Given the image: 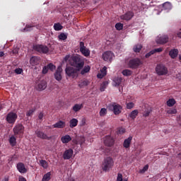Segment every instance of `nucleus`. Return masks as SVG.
I'll return each mask as SVG.
<instances>
[{"instance_id": "nucleus-1", "label": "nucleus", "mask_w": 181, "mask_h": 181, "mask_svg": "<svg viewBox=\"0 0 181 181\" xmlns=\"http://www.w3.org/2000/svg\"><path fill=\"white\" fill-rule=\"evenodd\" d=\"M69 64L80 71L84 67V58L78 54L74 55L69 59Z\"/></svg>"}, {"instance_id": "nucleus-2", "label": "nucleus", "mask_w": 181, "mask_h": 181, "mask_svg": "<svg viewBox=\"0 0 181 181\" xmlns=\"http://www.w3.org/2000/svg\"><path fill=\"white\" fill-rule=\"evenodd\" d=\"M114 166V160L111 157H107L104 159L102 163V169L103 172H109Z\"/></svg>"}, {"instance_id": "nucleus-3", "label": "nucleus", "mask_w": 181, "mask_h": 181, "mask_svg": "<svg viewBox=\"0 0 181 181\" xmlns=\"http://www.w3.org/2000/svg\"><path fill=\"white\" fill-rule=\"evenodd\" d=\"M110 111H112L115 115H119L122 112V106L117 103H113L107 106Z\"/></svg>"}, {"instance_id": "nucleus-4", "label": "nucleus", "mask_w": 181, "mask_h": 181, "mask_svg": "<svg viewBox=\"0 0 181 181\" xmlns=\"http://www.w3.org/2000/svg\"><path fill=\"white\" fill-rule=\"evenodd\" d=\"M16 119H18V115L13 112H8L6 117V121L11 125L16 122Z\"/></svg>"}, {"instance_id": "nucleus-5", "label": "nucleus", "mask_w": 181, "mask_h": 181, "mask_svg": "<svg viewBox=\"0 0 181 181\" xmlns=\"http://www.w3.org/2000/svg\"><path fill=\"white\" fill-rule=\"evenodd\" d=\"M141 64H142V62L141 61V59L138 58H134L129 60L128 66L129 67V69H138L139 66H141Z\"/></svg>"}, {"instance_id": "nucleus-6", "label": "nucleus", "mask_w": 181, "mask_h": 181, "mask_svg": "<svg viewBox=\"0 0 181 181\" xmlns=\"http://www.w3.org/2000/svg\"><path fill=\"white\" fill-rule=\"evenodd\" d=\"M79 50L81 54H83V56H84L85 57H88L90 56V51L88 48L86 47L84 42H79Z\"/></svg>"}, {"instance_id": "nucleus-7", "label": "nucleus", "mask_w": 181, "mask_h": 181, "mask_svg": "<svg viewBox=\"0 0 181 181\" xmlns=\"http://www.w3.org/2000/svg\"><path fill=\"white\" fill-rule=\"evenodd\" d=\"M156 71L158 76H166L168 74V68L163 64H158L156 67Z\"/></svg>"}, {"instance_id": "nucleus-8", "label": "nucleus", "mask_w": 181, "mask_h": 181, "mask_svg": "<svg viewBox=\"0 0 181 181\" xmlns=\"http://www.w3.org/2000/svg\"><path fill=\"white\" fill-rule=\"evenodd\" d=\"M14 135H23L25 132V127L22 124H18L13 129Z\"/></svg>"}, {"instance_id": "nucleus-9", "label": "nucleus", "mask_w": 181, "mask_h": 181, "mask_svg": "<svg viewBox=\"0 0 181 181\" xmlns=\"http://www.w3.org/2000/svg\"><path fill=\"white\" fill-rule=\"evenodd\" d=\"M80 71L77 70V68H74L73 66H66L65 69V73L69 77H72V78H74L76 77V74H77V72Z\"/></svg>"}, {"instance_id": "nucleus-10", "label": "nucleus", "mask_w": 181, "mask_h": 181, "mask_svg": "<svg viewBox=\"0 0 181 181\" xmlns=\"http://www.w3.org/2000/svg\"><path fill=\"white\" fill-rule=\"evenodd\" d=\"M33 49L36 50V52H39V53H44L45 54L49 53V47L42 45H34Z\"/></svg>"}, {"instance_id": "nucleus-11", "label": "nucleus", "mask_w": 181, "mask_h": 181, "mask_svg": "<svg viewBox=\"0 0 181 181\" xmlns=\"http://www.w3.org/2000/svg\"><path fill=\"white\" fill-rule=\"evenodd\" d=\"M114 54L111 51H106L103 54V59L105 62H112V59H114Z\"/></svg>"}, {"instance_id": "nucleus-12", "label": "nucleus", "mask_w": 181, "mask_h": 181, "mask_svg": "<svg viewBox=\"0 0 181 181\" xmlns=\"http://www.w3.org/2000/svg\"><path fill=\"white\" fill-rule=\"evenodd\" d=\"M62 73H63V68H62V66H59L54 74V77L57 81H62V78H63Z\"/></svg>"}, {"instance_id": "nucleus-13", "label": "nucleus", "mask_w": 181, "mask_h": 181, "mask_svg": "<svg viewBox=\"0 0 181 181\" xmlns=\"http://www.w3.org/2000/svg\"><path fill=\"white\" fill-rule=\"evenodd\" d=\"M169 42V36L164 35L157 38L156 42L158 45H165Z\"/></svg>"}, {"instance_id": "nucleus-14", "label": "nucleus", "mask_w": 181, "mask_h": 181, "mask_svg": "<svg viewBox=\"0 0 181 181\" xmlns=\"http://www.w3.org/2000/svg\"><path fill=\"white\" fill-rule=\"evenodd\" d=\"M114 139L111 136H106L104 138V144L105 146H112L114 145Z\"/></svg>"}, {"instance_id": "nucleus-15", "label": "nucleus", "mask_w": 181, "mask_h": 181, "mask_svg": "<svg viewBox=\"0 0 181 181\" xmlns=\"http://www.w3.org/2000/svg\"><path fill=\"white\" fill-rule=\"evenodd\" d=\"M71 156H73V149L69 148L64 152L63 158L65 160L71 159Z\"/></svg>"}, {"instance_id": "nucleus-16", "label": "nucleus", "mask_w": 181, "mask_h": 181, "mask_svg": "<svg viewBox=\"0 0 181 181\" xmlns=\"http://www.w3.org/2000/svg\"><path fill=\"white\" fill-rule=\"evenodd\" d=\"M134 18V13L132 11H127L125 14L121 16L120 18L122 21H131Z\"/></svg>"}, {"instance_id": "nucleus-17", "label": "nucleus", "mask_w": 181, "mask_h": 181, "mask_svg": "<svg viewBox=\"0 0 181 181\" xmlns=\"http://www.w3.org/2000/svg\"><path fill=\"white\" fill-rule=\"evenodd\" d=\"M71 141H73V139L71 138V135L66 134L61 137V141L65 145H66V144H69V142H71Z\"/></svg>"}, {"instance_id": "nucleus-18", "label": "nucleus", "mask_w": 181, "mask_h": 181, "mask_svg": "<svg viewBox=\"0 0 181 181\" xmlns=\"http://www.w3.org/2000/svg\"><path fill=\"white\" fill-rule=\"evenodd\" d=\"M131 142H132V136H129L127 139H124L123 142V146L125 149L131 147Z\"/></svg>"}, {"instance_id": "nucleus-19", "label": "nucleus", "mask_w": 181, "mask_h": 181, "mask_svg": "<svg viewBox=\"0 0 181 181\" xmlns=\"http://www.w3.org/2000/svg\"><path fill=\"white\" fill-rule=\"evenodd\" d=\"M17 170L20 173H26V172H28V170L25 168V164H23V163H18L17 164Z\"/></svg>"}, {"instance_id": "nucleus-20", "label": "nucleus", "mask_w": 181, "mask_h": 181, "mask_svg": "<svg viewBox=\"0 0 181 181\" xmlns=\"http://www.w3.org/2000/svg\"><path fill=\"white\" fill-rule=\"evenodd\" d=\"M35 134L37 135V138H40V139H49V136H47V134H45L40 130L35 131Z\"/></svg>"}, {"instance_id": "nucleus-21", "label": "nucleus", "mask_w": 181, "mask_h": 181, "mask_svg": "<svg viewBox=\"0 0 181 181\" xmlns=\"http://www.w3.org/2000/svg\"><path fill=\"white\" fill-rule=\"evenodd\" d=\"M40 63V58L37 57H32L30 59V64L31 66H37Z\"/></svg>"}, {"instance_id": "nucleus-22", "label": "nucleus", "mask_w": 181, "mask_h": 181, "mask_svg": "<svg viewBox=\"0 0 181 181\" xmlns=\"http://www.w3.org/2000/svg\"><path fill=\"white\" fill-rule=\"evenodd\" d=\"M47 87V83H46V81H42L37 85V90L39 91H43V90H46Z\"/></svg>"}, {"instance_id": "nucleus-23", "label": "nucleus", "mask_w": 181, "mask_h": 181, "mask_svg": "<svg viewBox=\"0 0 181 181\" xmlns=\"http://www.w3.org/2000/svg\"><path fill=\"white\" fill-rule=\"evenodd\" d=\"M54 128L63 129L66 127V122L62 120L58 121L57 123L52 125Z\"/></svg>"}, {"instance_id": "nucleus-24", "label": "nucleus", "mask_w": 181, "mask_h": 181, "mask_svg": "<svg viewBox=\"0 0 181 181\" xmlns=\"http://www.w3.org/2000/svg\"><path fill=\"white\" fill-rule=\"evenodd\" d=\"M178 54H179L178 49H170L169 52V56L171 57V59H176Z\"/></svg>"}, {"instance_id": "nucleus-25", "label": "nucleus", "mask_w": 181, "mask_h": 181, "mask_svg": "<svg viewBox=\"0 0 181 181\" xmlns=\"http://www.w3.org/2000/svg\"><path fill=\"white\" fill-rule=\"evenodd\" d=\"M121 83H122V78L121 77H116L113 79V86L115 87H119Z\"/></svg>"}, {"instance_id": "nucleus-26", "label": "nucleus", "mask_w": 181, "mask_h": 181, "mask_svg": "<svg viewBox=\"0 0 181 181\" xmlns=\"http://www.w3.org/2000/svg\"><path fill=\"white\" fill-rule=\"evenodd\" d=\"M88 84H90V81H88V80H81L78 83V87L79 88H84V87H87Z\"/></svg>"}, {"instance_id": "nucleus-27", "label": "nucleus", "mask_w": 181, "mask_h": 181, "mask_svg": "<svg viewBox=\"0 0 181 181\" xmlns=\"http://www.w3.org/2000/svg\"><path fill=\"white\" fill-rule=\"evenodd\" d=\"M90 70H91V67H90V66L88 65H86L81 69V74L82 76H84V74H86V73H88Z\"/></svg>"}, {"instance_id": "nucleus-28", "label": "nucleus", "mask_w": 181, "mask_h": 181, "mask_svg": "<svg viewBox=\"0 0 181 181\" xmlns=\"http://www.w3.org/2000/svg\"><path fill=\"white\" fill-rule=\"evenodd\" d=\"M78 124V120L76 118H73L69 121V127L70 128H74L76 125Z\"/></svg>"}, {"instance_id": "nucleus-29", "label": "nucleus", "mask_w": 181, "mask_h": 181, "mask_svg": "<svg viewBox=\"0 0 181 181\" xmlns=\"http://www.w3.org/2000/svg\"><path fill=\"white\" fill-rule=\"evenodd\" d=\"M138 114H139L138 110H134L131 112V113L129 115V117L131 118V119H135V118L138 117Z\"/></svg>"}, {"instance_id": "nucleus-30", "label": "nucleus", "mask_w": 181, "mask_h": 181, "mask_svg": "<svg viewBox=\"0 0 181 181\" xmlns=\"http://www.w3.org/2000/svg\"><path fill=\"white\" fill-rule=\"evenodd\" d=\"M172 9V4L170 2H165L163 4V11H169Z\"/></svg>"}, {"instance_id": "nucleus-31", "label": "nucleus", "mask_w": 181, "mask_h": 181, "mask_svg": "<svg viewBox=\"0 0 181 181\" xmlns=\"http://www.w3.org/2000/svg\"><path fill=\"white\" fill-rule=\"evenodd\" d=\"M142 50V45L137 44L133 47V52L134 53H139Z\"/></svg>"}, {"instance_id": "nucleus-32", "label": "nucleus", "mask_w": 181, "mask_h": 181, "mask_svg": "<svg viewBox=\"0 0 181 181\" xmlns=\"http://www.w3.org/2000/svg\"><path fill=\"white\" fill-rule=\"evenodd\" d=\"M35 27V26L33 24H27L23 29V32H31V30H33Z\"/></svg>"}, {"instance_id": "nucleus-33", "label": "nucleus", "mask_w": 181, "mask_h": 181, "mask_svg": "<svg viewBox=\"0 0 181 181\" xmlns=\"http://www.w3.org/2000/svg\"><path fill=\"white\" fill-rule=\"evenodd\" d=\"M83 104H76L73 106L72 110L74 111V112H78V111H80L81 108H83Z\"/></svg>"}, {"instance_id": "nucleus-34", "label": "nucleus", "mask_w": 181, "mask_h": 181, "mask_svg": "<svg viewBox=\"0 0 181 181\" xmlns=\"http://www.w3.org/2000/svg\"><path fill=\"white\" fill-rule=\"evenodd\" d=\"M9 144L11 145V146H16V138L15 136H11L9 139Z\"/></svg>"}, {"instance_id": "nucleus-35", "label": "nucleus", "mask_w": 181, "mask_h": 181, "mask_svg": "<svg viewBox=\"0 0 181 181\" xmlns=\"http://www.w3.org/2000/svg\"><path fill=\"white\" fill-rule=\"evenodd\" d=\"M122 74H123V76H125L126 77H128L132 74V71L129 69H124L122 72Z\"/></svg>"}, {"instance_id": "nucleus-36", "label": "nucleus", "mask_w": 181, "mask_h": 181, "mask_svg": "<svg viewBox=\"0 0 181 181\" xmlns=\"http://www.w3.org/2000/svg\"><path fill=\"white\" fill-rule=\"evenodd\" d=\"M52 175V173L50 172H48L47 173L45 174L42 181H49L50 180V176Z\"/></svg>"}, {"instance_id": "nucleus-37", "label": "nucleus", "mask_w": 181, "mask_h": 181, "mask_svg": "<svg viewBox=\"0 0 181 181\" xmlns=\"http://www.w3.org/2000/svg\"><path fill=\"white\" fill-rule=\"evenodd\" d=\"M175 104H176V100H175V99H173V98L169 99L167 101L168 107H173V105H175Z\"/></svg>"}, {"instance_id": "nucleus-38", "label": "nucleus", "mask_w": 181, "mask_h": 181, "mask_svg": "<svg viewBox=\"0 0 181 181\" xmlns=\"http://www.w3.org/2000/svg\"><path fill=\"white\" fill-rule=\"evenodd\" d=\"M40 164L44 168V169H47V168H49V164L45 160H40Z\"/></svg>"}, {"instance_id": "nucleus-39", "label": "nucleus", "mask_w": 181, "mask_h": 181, "mask_svg": "<svg viewBox=\"0 0 181 181\" xmlns=\"http://www.w3.org/2000/svg\"><path fill=\"white\" fill-rule=\"evenodd\" d=\"M54 30H57V31L62 30V29H63V26L59 23H54Z\"/></svg>"}, {"instance_id": "nucleus-40", "label": "nucleus", "mask_w": 181, "mask_h": 181, "mask_svg": "<svg viewBox=\"0 0 181 181\" xmlns=\"http://www.w3.org/2000/svg\"><path fill=\"white\" fill-rule=\"evenodd\" d=\"M107 86H108L107 81L103 82V83L100 85V91H105V89L107 88Z\"/></svg>"}, {"instance_id": "nucleus-41", "label": "nucleus", "mask_w": 181, "mask_h": 181, "mask_svg": "<svg viewBox=\"0 0 181 181\" xmlns=\"http://www.w3.org/2000/svg\"><path fill=\"white\" fill-rule=\"evenodd\" d=\"M115 28L117 29V30H122L124 28V24L121 23H117L115 24Z\"/></svg>"}, {"instance_id": "nucleus-42", "label": "nucleus", "mask_w": 181, "mask_h": 181, "mask_svg": "<svg viewBox=\"0 0 181 181\" xmlns=\"http://www.w3.org/2000/svg\"><path fill=\"white\" fill-rule=\"evenodd\" d=\"M58 38L59 40H66L67 39V35L64 34V33H62L58 35Z\"/></svg>"}, {"instance_id": "nucleus-43", "label": "nucleus", "mask_w": 181, "mask_h": 181, "mask_svg": "<svg viewBox=\"0 0 181 181\" xmlns=\"http://www.w3.org/2000/svg\"><path fill=\"white\" fill-rule=\"evenodd\" d=\"M47 66L48 67V69L51 71H54V69H56V66L52 63L48 64Z\"/></svg>"}, {"instance_id": "nucleus-44", "label": "nucleus", "mask_w": 181, "mask_h": 181, "mask_svg": "<svg viewBox=\"0 0 181 181\" xmlns=\"http://www.w3.org/2000/svg\"><path fill=\"white\" fill-rule=\"evenodd\" d=\"M99 114L100 117H105V115H107V110L105 108H102Z\"/></svg>"}, {"instance_id": "nucleus-45", "label": "nucleus", "mask_w": 181, "mask_h": 181, "mask_svg": "<svg viewBox=\"0 0 181 181\" xmlns=\"http://www.w3.org/2000/svg\"><path fill=\"white\" fill-rule=\"evenodd\" d=\"M177 110L175 108H171L167 111V114H170V115H173V114H176Z\"/></svg>"}, {"instance_id": "nucleus-46", "label": "nucleus", "mask_w": 181, "mask_h": 181, "mask_svg": "<svg viewBox=\"0 0 181 181\" xmlns=\"http://www.w3.org/2000/svg\"><path fill=\"white\" fill-rule=\"evenodd\" d=\"M117 134L118 135H122L123 134H125V129L123 127L119 128Z\"/></svg>"}, {"instance_id": "nucleus-47", "label": "nucleus", "mask_w": 181, "mask_h": 181, "mask_svg": "<svg viewBox=\"0 0 181 181\" xmlns=\"http://www.w3.org/2000/svg\"><path fill=\"white\" fill-rule=\"evenodd\" d=\"M116 181H128L127 180L124 179L123 180L122 179V174L121 173H118L117 174V180Z\"/></svg>"}, {"instance_id": "nucleus-48", "label": "nucleus", "mask_w": 181, "mask_h": 181, "mask_svg": "<svg viewBox=\"0 0 181 181\" xmlns=\"http://www.w3.org/2000/svg\"><path fill=\"white\" fill-rule=\"evenodd\" d=\"M151 109H147L144 111V113L143 114V117H149V114H151Z\"/></svg>"}, {"instance_id": "nucleus-49", "label": "nucleus", "mask_w": 181, "mask_h": 181, "mask_svg": "<svg viewBox=\"0 0 181 181\" xmlns=\"http://www.w3.org/2000/svg\"><path fill=\"white\" fill-rule=\"evenodd\" d=\"M134 105H135L132 102L128 103H127V110H131L132 108H134Z\"/></svg>"}, {"instance_id": "nucleus-50", "label": "nucleus", "mask_w": 181, "mask_h": 181, "mask_svg": "<svg viewBox=\"0 0 181 181\" xmlns=\"http://www.w3.org/2000/svg\"><path fill=\"white\" fill-rule=\"evenodd\" d=\"M14 73H16V74H22V73H23V69L21 68L16 69Z\"/></svg>"}, {"instance_id": "nucleus-51", "label": "nucleus", "mask_w": 181, "mask_h": 181, "mask_svg": "<svg viewBox=\"0 0 181 181\" xmlns=\"http://www.w3.org/2000/svg\"><path fill=\"white\" fill-rule=\"evenodd\" d=\"M47 71H49V67L47 66H45L43 68H42V74H47Z\"/></svg>"}, {"instance_id": "nucleus-52", "label": "nucleus", "mask_w": 181, "mask_h": 181, "mask_svg": "<svg viewBox=\"0 0 181 181\" xmlns=\"http://www.w3.org/2000/svg\"><path fill=\"white\" fill-rule=\"evenodd\" d=\"M33 112H35V109H30L26 113L27 117H32V115H33Z\"/></svg>"}, {"instance_id": "nucleus-53", "label": "nucleus", "mask_w": 181, "mask_h": 181, "mask_svg": "<svg viewBox=\"0 0 181 181\" xmlns=\"http://www.w3.org/2000/svg\"><path fill=\"white\" fill-rule=\"evenodd\" d=\"M149 168V165H146L143 169L140 171L141 173H145V172H146V170H148V169Z\"/></svg>"}, {"instance_id": "nucleus-54", "label": "nucleus", "mask_w": 181, "mask_h": 181, "mask_svg": "<svg viewBox=\"0 0 181 181\" xmlns=\"http://www.w3.org/2000/svg\"><path fill=\"white\" fill-rule=\"evenodd\" d=\"M163 49L161 47L160 48H156L154 49H153V52H154L153 53H160V52H163Z\"/></svg>"}, {"instance_id": "nucleus-55", "label": "nucleus", "mask_w": 181, "mask_h": 181, "mask_svg": "<svg viewBox=\"0 0 181 181\" xmlns=\"http://www.w3.org/2000/svg\"><path fill=\"white\" fill-rule=\"evenodd\" d=\"M100 71L102 74L107 76V66H104Z\"/></svg>"}, {"instance_id": "nucleus-56", "label": "nucleus", "mask_w": 181, "mask_h": 181, "mask_svg": "<svg viewBox=\"0 0 181 181\" xmlns=\"http://www.w3.org/2000/svg\"><path fill=\"white\" fill-rule=\"evenodd\" d=\"M154 52L153 50L150 51L148 53H147L145 55L146 59H148V57H151V56H152V54H154L153 53Z\"/></svg>"}, {"instance_id": "nucleus-57", "label": "nucleus", "mask_w": 181, "mask_h": 181, "mask_svg": "<svg viewBox=\"0 0 181 181\" xmlns=\"http://www.w3.org/2000/svg\"><path fill=\"white\" fill-rule=\"evenodd\" d=\"M85 142H86V138L81 137L78 141V144H80V145H83V144H84Z\"/></svg>"}, {"instance_id": "nucleus-58", "label": "nucleus", "mask_w": 181, "mask_h": 181, "mask_svg": "<svg viewBox=\"0 0 181 181\" xmlns=\"http://www.w3.org/2000/svg\"><path fill=\"white\" fill-rule=\"evenodd\" d=\"M86 125V118H83L81 122V127H84Z\"/></svg>"}, {"instance_id": "nucleus-59", "label": "nucleus", "mask_w": 181, "mask_h": 181, "mask_svg": "<svg viewBox=\"0 0 181 181\" xmlns=\"http://www.w3.org/2000/svg\"><path fill=\"white\" fill-rule=\"evenodd\" d=\"M97 77L98 78H103V77H105V75L104 74H98Z\"/></svg>"}, {"instance_id": "nucleus-60", "label": "nucleus", "mask_w": 181, "mask_h": 181, "mask_svg": "<svg viewBox=\"0 0 181 181\" xmlns=\"http://www.w3.org/2000/svg\"><path fill=\"white\" fill-rule=\"evenodd\" d=\"M43 112H40L39 115H38V119H43Z\"/></svg>"}, {"instance_id": "nucleus-61", "label": "nucleus", "mask_w": 181, "mask_h": 181, "mask_svg": "<svg viewBox=\"0 0 181 181\" xmlns=\"http://www.w3.org/2000/svg\"><path fill=\"white\" fill-rule=\"evenodd\" d=\"M71 57H70V55H66L65 57H64V61L65 62H67L69 60V62H70V59Z\"/></svg>"}, {"instance_id": "nucleus-62", "label": "nucleus", "mask_w": 181, "mask_h": 181, "mask_svg": "<svg viewBox=\"0 0 181 181\" xmlns=\"http://www.w3.org/2000/svg\"><path fill=\"white\" fill-rule=\"evenodd\" d=\"M18 52L19 49L18 48H15L14 49H13V54H18Z\"/></svg>"}, {"instance_id": "nucleus-63", "label": "nucleus", "mask_w": 181, "mask_h": 181, "mask_svg": "<svg viewBox=\"0 0 181 181\" xmlns=\"http://www.w3.org/2000/svg\"><path fill=\"white\" fill-rule=\"evenodd\" d=\"M177 122L179 124V125L181 126V115H180L178 117H177Z\"/></svg>"}, {"instance_id": "nucleus-64", "label": "nucleus", "mask_w": 181, "mask_h": 181, "mask_svg": "<svg viewBox=\"0 0 181 181\" xmlns=\"http://www.w3.org/2000/svg\"><path fill=\"white\" fill-rule=\"evenodd\" d=\"M18 180L19 181H26V178H25L23 177H20Z\"/></svg>"}]
</instances>
